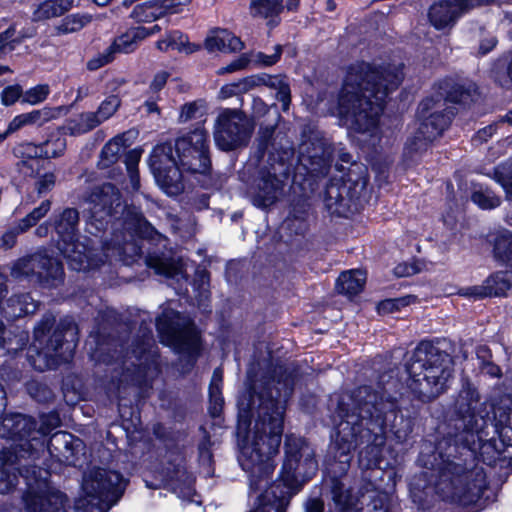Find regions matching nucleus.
Here are the masks:
<instances>
[{"label":"nucleus","mask_w":512,"mask_h":512,"mask_svg":"<svg viewBox=\"0 0 512 512\" xmlns=\"http://www.w3.org/2000/svg\"><path fill=\"white\" fill-rule=\"evenodd\" d=\"M294 388V377L283 366L252 385V392L239 402L237 436L239 463L249 473L250 488L261 490L274 471L273 456L281 444L286 402Z\"/></svg>","instance_id":"1"},{"label":"nucleus","mask_w":512,"mask_h":512,"mask_svg":"<svg viewBox=\"0 0 512 512\" xmlns=\"http://www.w3.org/2000/svg\"><path fill=\"white\" fill-rule=\"evenodd\" d=\"M338 424L334 458L345 471L352 459V452L360 445L359 460L366 468L376 465L381 447L386 441V428L399 442H404L412 433L413 424L397 410L396 402L370 386H361L341 397L338 403Z\"/></svg>","instance_id":"2"},{"label":"nucleus","mask_w":512,"mask_h":512,"mask_svg":"<svg viewBox=\"0 0 512 512\" xmlns=\"http://www.w3.org/2000/svg\"><path fill=\"white\" fill-rule=\"evenodd\" d=\"M402 80L401 65H352L338 95L340 119L355 132L371 131L377 126L387 96Z\"/></svg>","instance_id":"3"},{"label":"nucleus","mask_w":512,"mask_h":512,"mask_svg":"<svg viewBox=\"0 0 512 512\" xmlns=\"http://www.w3.org/2000/svg\"><path fill=\"white\" fill-rule=\"evenodd\" d=\"M258 151L263 158L252 176L247 195L252 204L267 209L276 204L284 194L285 163L293 154L291 143L274 127L261 128L258 137Z\"/></svg>","instance_id":"4"},{"label":"nucleus","mask_w":512,"mask_h":512,"mask_svg":"<svg viewBox=\"0 0 512 512\" xmlns=\"http://www.w3.org/2000/svg\"><path fill=\"white\" fill-rule=\"evenodd\" d=\"M450 342L423 340L406 360L410 390L422 401H431L441 395L453 376L454 360Z\"/></svg>","instance_id":"5"},{"label":"nucleus","mask_w":512,"mask_h":512,"mask_svg":"<svg viewBox=\"0 0 512 512\" xmlns=\"http://www.w3.org/2000/svg\"><path fill=\"white\" fill-rule=\"evenodd\" d=\"M285 460L280 474V482L274 483L258 496L259 504L250 512H285L293 494L298 490L300 461L305 466L304 475L310 476L317 471L318 463L314 449L302 438L287 435L285 439Z\"/></svg>","instance_id":"6"},{"label":"nucleus","mask_w":512,"mask_h":512,"mask_svg":"<svg viewBox=\"0 0 512 512\" xmlns=\"http://www.w3.org/2000/svg\"><path fill=\"white\" fill-rule=\"evenodd\" d=\"M487 487L482 469L466 471L460 464L446 462L439 470L435 491L443 499L462 506L476 504Z\"/></svg>","instance_id":"7"},{"label":"nucleus","mask_w":512,"mask_h":512,"mask_svg":"<svg viewBox=\"0 0 512 512\" xmlns=\"http://www.w3.org/2000/svg\"><path fill=\"white\" fill-rule=\"evenodd\" d=\"M79 211L65 208L54 216V229L58 235V248L67 259L71 269L85 271L92 267L91 251L78 241Z\"/></svg>","instance_id":"8"},{"label":"nucleus","mask_w":512,"mask_h":512,"mask_svg":"<svg viewBox=\"0 0 512 512\" xmlns=\"http://www.w3.org/2000/svg\"><path fill=\"white\" fill-rule=\"evenodd\" d=\"M48 472L38 466L26 469L24 480L27 490L23 502L28 512H69L66 510L67 497L50 486Z\"/></svg>","instance_id":"9"},{"label":"nucleus","mask_w":512,"mask_h":512,"mask_svg":"<svg viewBox=\"0 0 512 512\" xmlns=\"http://www.w3.org/2000/svg\"><path fill=\"white\" fill-rule=\"evenodd\" d=\"M162 343L177 352L195 356L199 349V334L189 318L173 309H165L156 321Z\"/></svg>","instance_id":"10"},{"label":"nucleus","mask_w":512,"mask_h":512,"mask_svg":"<svg viewBox=\"0 0 512 512\" xmlns=\"http://www.w3.org/2000/svg\"><path fill=\"white\" fill-rule=\"evenodd\" d=\"M493 255L509 269L490 275L482 286L469 289L467 295L475 297L506 296L512 290V232L499 231L493 240Z\"/></svg>","instance_id":"11"},{"label":"nucleus","mask_w":512,"mask_h":512,"mask_svg":"<svg viewBox=\"0 0 512 512\" xmlns=\"http://www.w3.org/2000/svg\"><path fill=\"white\" fill-rule=\"evenodd\" d=\"M10 275L14 279H26L47 287H56L63 282L64 270L56 258L44 252H36L13 262Z\"/></svg>","instance_id":"12"},{"label":"nucleus","mask_w":512,"mask_h":512,"mask_svg":"<svg viewBox=\"0 0 512 512\" xmlns=\"http://www.w3.org/2000/svg\"><path fill=\"white\" fill-rule=\"evenodd\" d=\"M253 122L239 109H223L214 124L215 144L223 151L246 146L253 134Z\"/></svg>","instance_id":"13"},{"label":"nucleus","mask_w":512,"mask_h":512,"mask_svg":"<svg viewBox=\"0 0 512 512\" xmlns=\"http://www.w3.org/2000/svg\"><path fill=\"white\" fill-rule=\"evenodd\" d=\"M89 204V217L86 223V231L91 235H97L104 231L123 211L121 194L112 184L106 183L95 187L87 198Z\"/></svg>","instance_id":"14"},{"label":"nucleus","mask_w":512,"mask_h":512,"mask_svg":"<svg viewBox=\"0 0 512 512\" xmlns=\"http://www.w3.org/2000/svg\"><path fill=\"white\" fill-rule=\"evenodd\" d=\"M174 147L183 171L204 174L210 169L208 133L204 128L198 127L178 137Z\"/></svg>","instance_id":"15"},{"label":"nucleus","mask_w":512,"mask_h":512,"mask_svg":"<svg viewBox=\"0 0 512 512\" xmlns=\"http://www.w3.org/2000/svg\"><path fill=\"white\" fill-rule=\"evenodd\" d=\"M333 147L320 131L302 134L299 145V165L313 176H325L331 166Z\"/></svg>","instance_id":"16"},{"label":"nucleus","mask_w":512,"mask_h":512,"mask_svg":"<svg viewBox=\"0 0 512 512\" xmlns=\"http://www.w3.org/2000/svg\"><path fill=\"white\" fill-rule=\"evenodd\" d=\"M454 411L462 422L464 430L476 434L483 430L488 412L477 388L467 379L463 380L458 392Z\"/></svg>","instance_id":"17"},{"label":"nucleus","mask_w":512,"mask_h":512,"mask_svg":"<svg viewBox=\"0 0 512 512\" xmlns=\"http://www.w3.org/2000/svg\"><path fill=\"white\" fill-rule=\"evenodd\" d=\"M125 485L120 473L104 468H93L84 476L82 488L87 496L112 506L122 496Z\"/></svg>","instance_id":"18"},{"label":"nucleus","mask_w":512,"mask_h":512,"mask_svg":"<svg viewBox=\"0 0 512 512\" xmlns=\"http://www.w3.org/2000/svg\"><path fill=\"white\" fill-rule=\"evenodd\" d=\"M154 348L155 343L151 332L144 333L141 341L133 345L131 355H127L130 364L125 362L124 381L130 378L133 384H138L157 371V354Z\"/></svg>","instance_id":"19"},{"label":"nucleus","mask_w":512,"mask_h":512,"mask_svg":"<svg viewBox=\"0 0 512 512\" xmlns=\"http://www.w3.org/2000/svg\"><path fill=\"white\" fill-rule=\"evenodd\" d=\"M418 114L422 121L417 131L425 139L434 141L449 126L454 113L443 97L438 95L423 100L418 107Z\"/></svg>","instance_id":"20"},{"label":"nucleus","mask_w":512,"mask_h":512,"mask_svg":"<svg viewBox=\"0 0 512 512\" xmlns=\"http://www.w3.org/2000/svg\"><path fill=\"white\" fill-rule=\"evenodd\" d=\"M352 178L347 180L333 179L324 191L323 202L325 209L339 217H349L360 209L359 197L355 188L352 189Z\"/></svg>","instance_id":"21"},{"label":"nucleus","mask_w":512,"mask_h":512,"mask_svg":"<svg viewBox=\"0 0 512 512\" xmlns=\"http://www.w3.org/2000/svg\"><path fill=\"white\" fill-rule=\"evenodd\" d=\"M13 420L12 439L21 441L12 451L23 458L36 459L38 457V432H35L37 422L29 416L11 414Z\"/></svg>","instance_id":"22"},{"label":"nucleus","mask_w":512,"mask_h":512,"mask_svg":"<svg viewBox=\"0 0 512 512\" xmlns=\"http://www.w3.org/2000/svg\"><path fill=\"white\" fill-rule=\"evenodd\" d=\"M47 449L58 462L75 465L78 455L84 449V444L81 439L74 437L71 433L59 431L51 436Z\"/></svg>","instance_id":"23"},{"label":"nucleus","mask_w":512,"mask_h":512,"mask_svg":"<svg viewBox=\"0 0 512 512\" xmlns=\"http://www.w3.org/2000/svg\"><path fill=\"white\" fill-rule=\"evenodd\" d=\"M461 0H438L428 10V19L437 30L451 28L464 13Z\"/></svg>","instance_id":"24"},{"label":"nucleus","mask_w":512,"mask_h":512,"mask_svg":"<svg viewBox=\"0 0 512 512\" xmlns=\"http://www.w3.org/2000/svg\"><path fill=\"white\" fill-rule=\"evenodd\" d=\"M23 457L14 454L11 450H3L0 452V493L4 494L11 491L17 484L19 472L21 477L24 478L26 469L33 466L20 465V460Z\"/></svg>","instance_id":"25"},{"label":"nucleus","mask_w":512,"mask_h":512,"mask_svg":"<svg viewBox=\"0 0 512 512\" xmlns=\"http://www.w3.org/2000/svg\"><path fill=\"white\" fill-rule=\"evenodd\" d=\"M251 88L264 85L270 89L276 90V98L282 103L283 111L289 109L291 103V90L286 76L259 74L250 76Z\"/></svg>","instance_id":"26"},{"label":"nucleus","mask_w":512,"mask_h":512,"mask_svg":"<svg viewBox=\"0 0 512 512\" xmlns=\"http://www.w3.org/2000/svg\"><path fill=\"white\" fill-rule=\"evenodd\" d=\"M209 52L221 51L226 53L237 52L243 49L244 44L240 38L226 29L216 28L209 32L204 43Z\"/></svg>","instance_id":"27"},{"label":"nucleus","mask_w":512,"mask_h":512,"mask_svg":"<svg viewBox=\"0 0 512 512\" xmlns=\"http://www.w3.org/2000/svg\"><path fill=\"white\" fill-rule=\"evenodd\" d=\"M330 491L336 512H359L358 498L339 479L331 478Z\"/></svg>","instance_id":"28"},{"label":"nucleus","mask_w":512,"mask_h":512,"mask_svg":"<svg viewBox=\"0 0 512 512\" xmlns=\"http://www.w3.org/2000/svg\"><path fill=\"white\" fill-rule=\"evenodd\" d=\"M131 134V131L121 133L104 145L98 162L100 169H106L118 161L122 150L130 145L128 140Z\"/></svg>","instance_id":"29"},{"label":"nucleus","mask_w":512,"mask_h":512,"mask_svg":"<svg viewBox=\"0 0 512 512\" xmlns=\"http://www.w3.org/2000/svg\"><path fill=\"white\" fill-rule=\"evenodd\" d=\"M38 304L29 294H17L11 296L5 306L2 307L3 313L7 318H19L37 311Z\"/></svg>","instance_id":"30"},{"label":"nucleus","mask_w":512,"mask_h":512,"mask_svg":"<svg viewBox=\"0 0 512 512\" xmlns=\"http://www.w3.org/2000/svg\"><path fill=\"white\" fill-rule=\"evenodd\" d=\"M180 166L152 171L157 184L168 195H177L184 189Z\"/></svg>","instance_id":"31"},{"label":"nucleus","mask_w":512,"mask_h":512,"mask_svg":"<svg viewBox=\"0 0 512 512\" xmlns=\"http://www.w3.org/2000/svg\"><path fill=\"white\" fill-rule=\"evenodd\" d=\"M173 150H175V147L170 142L156 145L149 158L151 170L159 171V169L179 166L178 158L174 156Z\"/></svg>","instance_id":"32"},{"label":"nucleus","mask_w":512,"mask_h":512,"mask_svg":"<svg viewBox=\"0 0 512 512\" xmlns=\"http://www.w3.org/2000/svg\"><path fill=\"white\" fill-rule=\"evenodd\" d=\"M124 224L127 230L133 231L140 238L155 239L156 236H159L155 228L145 219L143 214L135 208L127 211Z\"/></svg>","instance_id":"33"},{"label":"nucleus","mask_w":512,"mask_h":512,"mask_svg":"<svg viewBox=\"0 0 512 512\" xmlns=\"http://www.w3.org/2000/svg\"><path fill=\"white\" fill-rule=\"evenodd\" d=\"M366 282V273L362 270L343 272L337 279L336 289L340 294L353 296L362 291Z\"/></svg>","instance_id":"34"},{"label":"nucleus","mask_w":512,"mask_h":512,"mask_svg":"<svg viewBox=\"0 0 512 512\" xmlns=\"http://www.w3.org/2000/svg\"><path fill=\"white\" fill-rule=\"evenodd\" d=\"M284 10L283 0H251L250 12L253 17L269 19L268 24L276 26L275 18Z\"/></svg>","instance_id":"35"},{"label":"nucleus","mask_w":512,"mask_h":512,"mask_svg":"<svg viewBox=\"0 0 512 512\" xmlns=\"http://www.w3.org/2000/svg\"><path fill=\"white\" fill-rule=\"evenodd\" d=\"M74 0H46L40 3L33 12L34 21H43L59 17L69 11Z\"/></svg>","instance_id":"36"},{"label":"nucleus","mask_w":512,"mask_h":512,"mask_svg":"<svg viewBox=\"0 0 512 512\" xmlns=\"http://www.w3.org/2000/svg\"><path fill=\"white\" fill-rule=\"evenodd\" d=\"M446 87L445 102L467 104L474 101L479 95L478 87L473 82L454 83L452 85L447 83Z\"/></svg>","instance_id":"37"},{"label":"nucleus","mask_w":512,"mask_h":512,"mask_svg":"<svg viewBox=\"0 0 512 512\" xmlns=\"http://www.w3.org/2000/svg\"><path fill=\"white\" fill-rule=\"evenodd\" d=\"M99 121L93 112H82L67 120L63 129L66 134L80 136L98 127Z\"/></svg>","instance_id":"38"},{"label":"nucleus","mask_w":512,"mask_h":512,"mask_svg":"<svg viewBox=\"0 0 512 512\" xmlns=\"http://www.w3.org/2000/svg\"><path fill=\"white\" fill-rule=\"evenodd\" d=\"M491 77L502 87L512 83V52L500 56L494 62Z\"/></svg>","instance_id":"39"},{"label":"nucleus","mask_w":512,"mask_h":512,"mask_svg":"<svg viewBox=\"0 0 512 512\" xmlns=\"http://www.w3.org/2000/svg\"><path fill=\"white\" fill-rule=\"evenodd\" d=\"M130 16L136 22H152L163 17L158 0H150L136 5Z\"/></svg>","instance_id":"40"},{"label":"nucleus","mask_w":512,"mask_h":512,"mask_svg":"<svg viewBox=\"0 0 512 512\" xmlns=\"http://www.w3.org/2000/svg\"><path fill=\"white\" fill-rule=\"evenodd\" d=\"M471 200L481 209H494L501 203V199L490 188L475 185L471 194Z\"/></svg>","instance_id":"41"},{"label":"nucleus","mask_w":512,"mask_h":512,"mask_svg":"<svg viewBox=\"0 0 512 512\" xmlns=\"http://www.w3.org/2000/svg\"><path fill=\"white\" fill-rule=\"evenodd\" d=\"M146 263L148 267L154 269V271L159 274L169 278L175 277L182 273L181 267L170 261L167 258L160 257L158 255H149L146 258Z\"/></svg>","instance_id":"42"},{"label":"nucleus","mask_w":512,"mask_h":512,"mask_svg":"<svg viewBox=\"0 0 512 512\" xmlns=\"http://www.w3.org/2000/svg\"><path fill=\"white\" fill-rule=\"evenodd\" d=\"M493 415L499 425L512 429V398L508 395L500 397L493 404Z\"/></svg>","instance_id":"43"},{"label":"nucleus","mask_w":512,"mask_h":512,"mask_svg":"<svg viewBox=\"0 0 512 512\" xmlns=\"http://www.w3.org/2000/svg\"><path fill=\"white\" fill-rule=\"evenodd\" d=\"M51 209V201L45 200L18 222V231H27L44 218Z\"/></svg>","instance_id":"44"},{"label":"nucleus","mask_w":512,"mask_h":512,"mask_svg":"<svg viewBox=\"0 0 512 512\" xmlns=\"http://www.w3.org/2000/svg\"><path fill=\"white\" fill-rule=\"evenodd\" d=\"M494 179L505 190L506 198L512 201V158L495 168Z\"/></svg>","instance_id":"45"},{"label":"nucleus","mask_w":512,"mask_h":512,"mask_svg":"<svg viewBox=\"0 0 512 512\" xmlns=\"http://www.w3.org/2000/svg\"><path fill=\"white\" fill-rule=\"evenodd\" d=\"M121 99L118 95H109L99 105L97 111L93 112L102 124L104 121L110 119L120 108Z\"/></svg>","instance_id":"46"},{"label":"nucleus","mask_w":512,"mask_h":512,"mask_svg":"<svg viewBox=\"0 0 512 512\" xmlns=\"http://www.w3.org/2000/svg\"><path fill=\"white\" fill-rule=\"evenodd\" d=\"M60 423V417L56 412H50L40 416V424L35 427V432H38L37 436L39 437L40 442V444H38V449L43 448L42 438L59 427Z\"/></svg>","instance_id":"47"},{"label":"nucleus","mask_w":512,"mask_h":512,"mask_svg":"<svg viewBox=\"0 0 512 512\" xmlns=\"http://www.w3.org/2000/svg\"><path fill=\"white\" fill-rule=\"evenodd\" d=\"M206 112V104L204 100H196L185 103L180 110L179 122L186 123L192 119L202 117Z\"/></svg>","instance_id":"48"},{"label":"nucleus","mask_w":512,"mask_h":512,"mask_svg":"<svg viewBox=\"0 0 512 512\" xmlns=\"http://www.w3.org/2000/svg\"><path fill=\"white\" fill-rule=\"evenodd\" d=\"M22 42V37L16 35L14 27L0 31V57L13 51Z\"/></svg>","instance_id":"49"},{"label":"nucleus","mask_w":512,"mask_h":512,"mask_svg":"<svg viewBox=\"0 0 512 512\" xmlns=\"http://www.w3.org/2000/svg\"><path fill=\"white\" fill-rule=\"evenodd\" d=\"M250 76L240 79L237 82L224 85L219 91L220 99H227L251 90Z\"/></svg>","instance_id":"50"},{"label":"nucleus","mask_w":512,"mask_h":512,"mask_svg":"<svg viewBox=\"0 0 512 512\" xmlns=\"http://www.w3.org/2000/svg\"><path fill=\"white\" fill-rule=\"evenodd\" d=\"M90 21L91 17L88 15H70L62 21L57 30L63 34L77 32Z\"/></svg>","instance_id":"51"},{"label":"nucleus","mask_w":512,"mask_h":512,"mask_svg":"<svg viewBox=\"0 0 512 512\" xmlns=\"http://www.w3.org/2000/svg\"><path fill=\"white\" fill-rule=\"evenodd\" d=\"M165 39L171 49L177 50L179 52H185L189 54L199 49L198 46L191 45L188 42L187 37L179 31L171 32Z\"/></svg>","instance_id":"52"},{"label":"nucleus","mask_w":512,"mask_h":512,"mask_svg":"<svg viewBox=\"0 0 512 512\" xmlns=\"http://www.w3.org/2000/svg\"><path fill=\"white\" fill-rule=\"evenodd\" d=\"M27 391L33 399L41 403L49 402L54 397L52 390L46 384L35 380L27 384Z\"/></svg>","instance_id":"53"},{"label":"nucleus","mask_w":512,"mask_h":512,"mask_svg":"<svg viewBox=\"0 0 512 512\" xmlns=\"http://www.w3.org/2000/svg\"><path fill=\"white\" fill-rule=\"evenodd\" d=\"M15 155L21 159H45L43 143L39 145L23 143L15 149Z\"/></svg>","instance_id":"54"},{"label":"nucleus","mask_w":512,"mask_h":512,"mask_svg":"<svg viewBox=\"0 0 512 512\" xmlns=\"http://www.w3.org/2000/svg\"><path fill=\"white\" fill-rule=\"evenodd\" d=\"M431 142V140L425 139L417 131L415 136L407 141L405 155L413 158L414 155L426 151Z\"/></svg>","instance_id":"55"},{"label":"nucleus","mask_w":512,"mask_h":512,"mask_svg":"<svg viewBox=\"0 0 512 512\" xmlns=\"http://www.w3.org/2000/svg\"><path fill=\"white\" fill-rule=\"evenodd\" d=\"M44 158H56L66 149V140L63 137L49 139L43 142Z\"/></svg>","instance_id":"56"},{"label":"nucleus","mask_w":512,"mask_h":512,"mask_svg":"<svg viewBox=\"0 0 512 512\" xmlns=\"http://www.w3.org/2000/svg\"><path fill=\"white\" fill-rule=\"evenodd\" d=\"M370 501L365 508H361L360 512H388V496L384 493H376L369 496Z\"/></svg>","instance_id":"57"},{"label":"nucleus","mask_w":512,"mask_h":512,"mask_svg":"<svg viewBox=\"0 0 512 512\" xmlns=\"http://www.w3.org/2000/svg\"><path fill=\"white\" fill-rule=\"evenodd\" d=\"M50 92L47 84L37 85L23 94V101L29 104H37L44 101Z\"/></svg>","instance_id":"58"},{"label":"nucleus","mask_w":512,"mask_h":512,"mask_svg":"<svg viewBox=\"0 0 512 512\" xmlns=\"http://www.w3.org/2000/svg\"><path fill=\"white\" fill-rule=\"evenodd\" d=\"M209 273L206 270H197L194 279V287L198 291L201 301L209 298Z\"/></svg>","instance_id":"59"},{"label":"nucleus","mask_w":512,"mask_h":512,"mask_svg":"<svg viewBox=\"0 0 512 512\" xmlns=\"http://www.w3.org/2000/svg\"><path fill=\"white\" fill-rule=\"evenodd\" d=\"M19 173L27 177H36L40 170V160L38 159H21L16 163Z\"/></svg>","instance_id":"60"},{"label":"nucleus","mask_w":512,"mask_h":512,"mask_svg":"<svg viewBox=\"0 0 512 512\" xmlns=\"http://www.w3.org/2000/svg\"><path fill=\"white\" fill-rule=\"evenodd\" d=\"M479 452L484 462L491 465L499 456V450L496 447L495 440H487L479 447Z\"/></svg>","instance_id":"61"},{"label":"nucleus","mask_w":512,"mask_h":512,"mask_svg":"<svg viewBox=\"0 0 512 512\" xmlns=\"http://www.w3.org/2000/svg\"><path fill=\"white\" fill-rule=\"evenodd\" d=\"M479 35H480V42H479L478 53L480 55H485L495 48L498 41H497V38L493 34H491L490 32H487L484 28L479 29Z\"/></svg>","instance_id":"62"},{"label":"nucleus","mask_w":512,"mask_h":512,"mask_svg":"<svg viewBox=\"0 0 512 512\" xmlns=\"http://www.w3.org/2000/svg\"><path fill=\"white\" fill-rule=\"evenodd\" d=\"M408 301L406 298H397V299H386L381 301L377 305V311L379 314H390L395 311H398L400 307L406 306Z\"/></svg>","instance_id":"63"},{"label":"nucleus","mask_w":512,"mask_h":512,"mask_svg":"<svg viewBox=\"0 0 512 512\" xmlns=\"http://www.w3.org/2000/svg\"><path fill=\"white\" fill-rule=\"evenodd\" d=\"M113 59V48L108 47L103 53L98 54L87 62V69L90 71L98 70L104 65L110 63Z\"/></svg>","instance_id":"64"}]
</instances>
